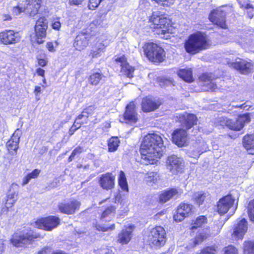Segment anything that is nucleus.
I'll use <instances>...</instances> for the list:
<instances>
[{
  "label": "nucleus",
  "mask_w": 254,
  "mask_h": 254,
  "mask_svg": "<svg viewBox=\"0 0 254 254\" xmlns=\"http://www.w3.org/2000/svg\"><path fill=\"white\" fill-rule=\"evenodd\" d=\"M178 76L188 82H191L193 81L192 71L191 69H181L178 72Z\"/></svg>",
  "instance_id": "nucleus-30"
},
{
  "label": "nucleus",
  "mask_w": 254,
  "mask_h": 254,
  "mask_svg": "<svg viewBox=\"0 0 254 254\" xmlns=\"http://www.w3.org/2000/svg\"><path fill=\"white\" fill-rule=\"evenodd\" d=\"M199 85L203 91H215L217 89L216 79L212 74H203L199 77Z\"/></svg>",
  "instance_id": "nucleus-11"
},
{
  "label": "nucleus",
  "mask_w": 254,
  "mask_h": 254,
  "mask_svg": "<svg viewBox=\"0 0 254 254\" xmlns=\"http://www.w3.org/2000/svg\"><path fill=\"white\" fill-rule=\"evenodd\" d=\"M80 203L76 200H67L59 203L58 208L63 213L70 215L79 209Z\"/></svg>",
  "instance_id": "nucleus-12"
},
{
  "label": "nucleus",
  "mask_w": 254,
  "mask_h": 254,
  "mask_svg": "<svg viewBox=\"0 0 254 254\" xmlns=\"http://www.w3.org/2000/svg\"><path fill=\"white\" fill-rule=\"evenodd\" d=\"M48 28V20L44 17H40L36 21L35 30L37 37V43L41 44L43 42L42 39L46 35Z\"/></svg>",
  "instance_id": "nucleus-14"
},
{
  "label": "nucleus",
  "mask_w": 254,
  "mask_h": 254,
  "mask_svg": "<svg viewBox=\"0 0 254 254\" xmlns=\"http://www.w3.org/2000/svg\"><path fill=\"white\" fill-rule=\"evenodd\" d=\"M106 13H102L99 14L96 18L92 22V23L90 24L91 28H93V26H95L96 27H102L103 25V22L106 19Z\"/></svg>",
  "instance_id": "nucleus-41"
},
{
  "label": "nucleus",
  "mask_w": 254,
  "mask_h": 254,
  "mask_svg": "<svg viewBox=\"0 0 254 254\" xmlns=\"http://www.w3.org/2000/svg\"><path fill=\"white\" fill-rule=\"evenodd\" d=\"M41 87L40 86H35L34 90V93L35 94V96L38 97V94H39L41 92Z\"/></svg>",
  "instance_id": "nucleus-61"
},
{
  "label": "nucleus",
  "mask_w": 254,
  "mask_h": 254,
  "mask_svg": "<svg viewBox=\"0 0 254 254\" xmlns=\"http://www.w3.org/2000/svg\"><path fill=\"white\" fill-rule=\"evenodd\" d=\"M235 198L232 194L223 197L217 203V211L219 214H224L228 212L234 203Z\"/></svg>",
  "instance_id": "nucleus-16"
},
{
  "label": "nucleus",
  "mask_w": 254,
  "mask_h": 254,
  "mask_svg": "<svg viewBox=\"0 0 254 254\" xmlns=\"http://www.w3.org/2000/svg\"><path fill=\"white\" fill-rule=\"evenodd\" d=\"M7 197L16 201L18 199V193L16 191H12L11 190H10L7 195Z\"/></svg>",
  "instance_id": "nucleus-54"
},
{
  "label": "nucleus",
  "mask_w": 254,
  "mask_h": 254,
  "mask_svg": "<svg viewBox=\"0 0 254 254\" xmlns=\"http://www.w3.org/2000/svg\"><path fill=\"white\" fill-rule=\"evenodd\" d=\"M209 18L214 24L222 28H226L225 12L221 8L212 11L209 15Z\"/></svg>",
  "instance_id": "nucleus-17"
},
{
  "label": "nucleus",
  "mask_w": 254,
  "mask_h": 254,
  "mask_svg": "<svg viewBox=\"0 0 254 254\" xmlns=\"http://www.w3.org/2000/svg\"><path fill=\"white\" fill-rule=\"evenodd\" d=\"M183 191L181 189L172 188L163 191L159 195V201L165 203L172 198L176 199L181 195Z\"/></svg>",
  "instance_id": "nucleus-21"
},
{
  "label": "nucleus",
  "mask_w": 254,
  "mask_h": 254,
  "mask_svg": "<svg viewBox=\"0 0 254 254\" xmlns=\"http://www.w3.org/2000/svg\"><path fill=\"white\" fill-rule=\"evenodd\" d=\"M55 45L56 46H57L58 43L57 41H55L54 43L49 42L47 43L46 47L50 52H54L55 51Z\"/></svg>",
  "instance_id": "nucleus-53"
},
{
  "label": "nucleus",
  "mask_w": 254,
  "mask_h": 254,
  "mask_svg": "<svg viewBox=\"0 0 254 254\" xmlns=\"http://www.w3.org/2000/svg\"><path fill=\"white\" fill-rule=\"evenodd\" d=\"M12 11L13 13L16 15L19 14L22 11H26L25 8L23 9V8L19 6L14 7Z\"/></svg>",
  "instance_id": "nucleus-56"
},
{
  "label": "nucleus",
  "mask_w": 254,
  "mask_h": 254,
  "mask_svg": "<svg viewBox=\"0 0 254 254\" xmlns=\"http://www.w3.org/2000/svg\"><path fill=\"white\" fill-rule=\"evenodd\" d=\"M20 40L19 33L13 30H5L0 33V41L3 44H13L19 42Z\"/></svg>",
  "instance_id": "nucleus-13"
},
{
  "label": "nucleus",
  "mask_w": 254,
  "mask_h": 254,
  "mask_svg": "<svg viewBox=\"0 0 254 254\" xmlns=\"http://www.w3.org/2000/svg\"><path fill=\"white\" fill-rule=\"evenodd\" d=\"M149 21L150 27L154 29V32L161 38H171L172 29L171 28L170 20L165 15L158 11L153 12L150 16Z\"/></svg>",
  "instance_id": "nucleus-2"
},
{
  "label": "nucleus",
  "mask_w": 254,
  "mask_h": 254,
  "mask_svg": "<svg viewBox=\"0 0 254 254\" xmlns=\"http://www.w3.org/2000/svg\"><path fill=\"white\" fill-rule=\"evenodd\" d=\"M209 236V234L206 233H199L194 239L193 241V245L194 247L197 245L201 244L204 240H205Z\"/></svg>",
  "instance_id": "nucleus-44"
},
{
  "label": "nucleus",
  "mask_w": 254,
  "mask_h": 254,
  "mask_svg": "<svg viewBox=\"0 0 254 254\" xmlns=\"http://www.w3.org/2000/svg\"><path fill=\"white\" fill-rule=\"evenodd\" d=\"M209 45L206 35L201 32H197L189 37L185 43V48L188 53L195 54L208 49Z\"/></svg>",
  "instance_id": "nucleus-3"
},
{
  "label": "nucleus",
  "mask_w": 254,
  "mask_h": 254,
  "mask_svg": "<svg viewBox=\"0 0 254 254\" xmlns=\"http://www.w3.org/2000/svg\"><path fill=\"white\" fill-rule=\"evenodd\" d=\"M118 183L123 190L128 191V188L125 173L123 171L120 172Z\"/></svg>",
  "instance_id": "nucleus-35"
},
{
  "label": "nucleus",
  "mask_w": 254,
  "mask_h": 254,
  "mask_svg": "<svg viewBox=\"0 0 254 254\" xmlns=\"http://www.w3.org/2000/svg\"><path fill=\"white\" fill-rule=\"evenodd\" d=\"M27 4L25 11L31 16H34L38 13L41 6V0H27Z\"/></svg>",
  "instance_id": "nucleus-26"
},
{
  "label": "nucleus",
  "mask_w": 254,
  "mask_h": 254,
  "mask_svg": "<svg viewBox=\"0 0 254 254\" xmlns=\"http://www.w3.org/2000/svg\"><path fill=\"white\" fill-rule=\"evenodd\" d=\"M207 223V218L205 216H199L198 217L194 222L192 223V226L191 229H196L198 227L202 226L203 225Z\"/></svg>",
  "instance_id": "nucleus-43"
},
{
  "label": "nucleus",
  "mask_w": 254,
  "mask_h": 254,
  "mask_svg": "<svg viewBox=\"0 0 254 254\" xmlns=\"http://www.w3.org/2000/svg\"><path fill=\"white\" fill-rule=\"evenodd\" d=\"M21 135V131L17 129L12 134L11 138L6 143V147L9 152V154L12 155H15L17 153V150L18 148V144Z\"/></svg>",
  "instance_id": "nucleus-18"
},
{
  "label": "nucleus",
  "mask_w": 254,
  "mask_h": 254,
  "mask_svg": "<svg viewBox=\"0 0 254 254\" xmlns=\"http://www.w3.org/2000/svg\"><path fill=\"white\" fill-rule=\"evenodd\" d=\"M248 230L247 221L243 218L237 221L233 225L231 236L236 240H242Z\"/></svg>",
  "instance_id": "nucleus-9"
},
{
  "label": "nucleus",
  "mask_w": 254,
  "mask_h": 254,
  "mask_svg": "<svg viewBox=\"0 0 254 254\" xmlns=\"http://www.w3.org/2000/svg\"><path fill=\"white\" fill-rule=\"evenodd\" d=\"M36 72L38 75L44 77L45 70L41 68L37 69Z\"/></svg>",
  "instance_id": "nucleus-63"
},
{
  "label": "nucleus",
  "mask_w": 254,
  "mask_h": 254,
  "mask_svg": "<svg viewBox=\"0 0 254 254\" xmlns=\"http://www.w3.org/2000/svg\"><path fill=\"white\" fill-rule=\"evenodd\" d=\"M61 26V24L59 20H55L52 24V27L55 30H59Z\"/></svg>",
  "instance_id": "nucleus-59"
},
{
  "label": "nucleus",
  "mask_w": 254,
  "mask_h": 254,
  "mask_svg": "<svg viewBox=\"0 0 254 254\" xmlns=\"http://www.w3.org/2000/svg\"><path fill=\"white\" fill-rule=\"evenodd\" d=\"M206 197V194L203 192H197L194 194L193 198L196 203L200 205L202 204Z\"/></svg>",
  "instance_id": "nucleus-47"
},
{
  "label": "nucleus",
  "mask_w": 254,
  "mask_h": 254,
  "mask_svg": "<svg viewBox=\"0 0 254 254\" xmlns=\"http://www.w3.org/2000/svg\"><path fill=\"white\" fill-rule=\"evenodd\" d=\"M90 35L86 33H80L75 38L73 46L76 50L81 51L88 45Z\"/></svg>",
  "instance_id": "nucleus-24"
},
{
  "label": "nucleus",
  "mask_w": 254,
  "mask_h": 254,
  "mask_svg": "<svg viewBox=\"0 0 254 254\" xmlns=\"http://www.w3.org/2000/svg\"><path fill=\"white\" fill-rule=\"evenodd\" d=\"M40 172L41 171L40 170L36 169L31 173L28 174L23 178L22 185L24 186L27 184L32 179L36 178L39 175Z\"/></svg>",
  "instance_id": "nucleus-42"
},
{
  "label": "nucleus",
  "mask_w": 254,
  "mask_h": 254,
  "mask_svg": "<svg viewBox=\"0 0 254 254\" xmlns=\"http://www.w3.org/2000/svg\"><path fill=\"white\" fill-rule=\"evenodd\" d=\"M84 0H69V3L71 5H77L81 3Z\"/></svg>",
  "instance_id": "nucleus-60"
},
{
  "label": "nucleus",
  "mask_w": 254,
  "mask_h": 254,
  "mask_svg": "<svg viewBox=\"0 0 254 254\" xmlns=\"http://www.w3.org/2000/svg\"><path fill=\"white\" fill-rule=\"evenodd\" d=\"M216 251L217 247L215 246L206 247L197 254H215Z\"/></svg>",
  "instance_id": "nucleus-48"
},
{
  "label": "nucleus",
  "mask_w": 254,
  "mask_h": 254,
  "mask_svg": "<svg viewBox=\"0 0 254 254\" xmlns=\"http://www.w3.org/2000/svg\"><path fill=\"white\" fill-rule=\"evenodd\" d=\"M94 110V106H90L88 107L83 111L80 115L78 116L77 121H79L80 120L83 119L82 121L84 122V123H87L88 116L89 115L92 114Z\"/></svg>",
  "instance_id": "nucleus-32"
},
{
  "label": "nucleus",
  "mask_w": 254,
  "mask_h": 254,
  "mask_svg": "<svg viewBox=\"0 0 254 254\" xmlns=\"http://www.w3.org/2000/svg\"><path fill=\"white\" fill-rule=\"evenodd\" d=\"M102 0H89V2L88 4V7L90 9H94L96 8Z\"/></svg>",
  "instance_id": "nucleus-52"
},
{
  "label": "nucleus",
  "mask_w": 254,
  "mask_h": 254,
  "mask_svg": "<svg viewBox=\"0 0 254 254\" xmlns=\"http://www.w3.org/2000/svg\"><path fill=\"white\" fill-rule=\"evenodd\" d=\"M133 230L132 226L123 230L118 235V242L122 245L127 244L130 240Z\"/></svg>",
  "instance_id": "nucleus-27"
},
{
  "label": "nucleus",
  "mask_w": 254,
  "mask_h": 254,
  "mask_svg": "<svg viewBox=\"0 0 254 254\" xmlns=\"http://www.w3.org/2000/svg\"><path fill=\"white\" fill-rule=\"evenodd\" d=\"M243 145L245 148L249 150L250 154H254V134L247 135L243 138Z\"/></svg>",
  "instance_id": "nucleus-29"
},
{
  "label": "nucleus",
  "mask_w": 254,
  "mask_h": 254,
  "mask_svg": "<svg viewBox=\"0 0 254 254\" xmlns=\"http://www.w3.org/2000/svg\"><path fill=\"white\" fill-rule=\"evenodd\" d=\"M250 115V113H247L240 115L236 121L222 117L220 118L219 121L222 126L225 125L232 130H240L243 128L245 124L249 123L251 121Z\"/></svg>",
  "instance_id": "nucleus-5"
},
{
  "label": "nucleus",
  "mask_w": 254,
  "mask_h": 254,
  "mask_svg": "<svg viewBox=\"0 0 254 254\" xmlns=\"http://www.w3.org/2000/svg\"><path fill=\"white\" fill-rule=\"evenodd\" d=\"M179 121L184 127L189 129L194 125H196L197 119L196 116L193 114L185 113L179 116Z\"/></svg>",
  "instance_id": "nucleus-22"
},
{
  "label": "nucleus",
  "mask_w": 254,
  "mask_h": 254,
  "mask_svg": "<svg viewBox=\"0 0 254 254\" xmlns=\"http://www.w3.org/2000/svg\"><path fill=\"white\" fill-rule=\"evenodd\" d=\"M83 150L84 149L82 147L78 146L73 150L71 153L75 156L76 155L81 153Z\"/></svg>",
  "instance_id": "nucleus-58"
},
{
  "label": "nucleus",
  "mask_w": 254,
  "mask_h": 254,
  "mask_svg": "<svg viewBox=\"0 0 254 254\" xmlns=\"http://www.w3.org/2000/svg\"><path fill=\"white\" fill-rule=\"evenodd\" d=\"M105 47L102 43H99L96 47L93 48L91 50L89 55L92 58H97L100 57L103 52Z\"/></svg>",
  "instance_id": "nucleus-38"
},
{
  "label": "nucleus",
  "mask_w": 254,
  "mask_h": 254,
  "mask_svg": "<svg viewBox=\"0 0 254 254\" xmlns=\"http://www.w3.org/2000/svg\"><path fill=\"white\" fill-rule=\"evenodd\" d=\"M248 213L250 220L254 222V199L250 201L248 204Z\"/></svg>",
  "instance_id": "nucleus-46"
},
{
  "label": "nucleus",
  "mask_w": 254,
  "mask_h": 254,
  "mask_svg": "<svg viewBox=\"0 0 254 254\" xmlns=\"http://www.w3.org/2000/svg\"><path fill=\"white\" fill-rule=\"evenodd\" d=\"M84 124L83 121L80 120L79 121H77V118L76 119L73 126L70 127L69 130V134L70 135H72L75 130L79 128L81 125Z\"/></svg>",
  "instance_id": "nucleus-49"
},
{
  "label": "nucleus",
  "mask_w": 254,
  "mask_h": 254,
  "mask_svg": "<svg viewBox=\"0 0 254 254\" xmlns=\"http://www.w3.org/2000/svg\"><path fill=\"white\" fill-rule=\"evenodd\" d=\"M192 205L188 203H181L178 207L177 213L174 215L176 221H181L185 218L188 217L191 213Z\"/></svg>",
  "instance_id": "nucleus-20"
},
{
  "label": "nucleus",
  "mask_w": 254,
  "mask_h": 254,
  "mask_svg": "<svg viewBox=\"0 0 254 254\" xmlns=\"http://www.w3.org/2000/svg\"><path fill=\"white\" fill-rule=\"evenodd\" d=\"M99 183L102 189L106 190H111L115 186V177L110 173L102 174L99 180Z\"/></svg>",
  "instance_id": "nucleus-23"
},
{
  "label": "nucleus",
  "mask_w": 254,
  "mask_h": 254,
  "mask_svg": "<svg viewBox=\"0 0 254 254\" xmlns=\"http://www.w3.org/2000/svg\"><path fill=\"white\" fill-rule=\"evenodd\" d=\"M227 64L230 67L244 74L251 72L253 69V65L250 62L240 58L236 59L234 62L229 61Z\"/></svg>",
  "instance_id": "nucleus-10"
},
{
  "label": "nucleus",
  "mask_w": 254,
  "mask_h": 254,
  "mask_svg": "<svg viewBox=\"0 0 254 254\" xmlns=\"http://www.w3.org/2000/svg\"><path fill=\"white\" fill-rule=\"evenodd\" d=\"M16 201H15L13 199H11V198H8L7 197L5 204V207L7 208L11 207Z\"/></svg>",
  "instance_id": "nucleus-57"
},
{
  "label": "nucleus",
  "mask_w": 254,
  "mask_h": 254,
  "mask_svg": "<svg viewBox=\"0 0 254 254\" xmlns=\"http://www.w3.org/2000/svg\"><path fill=\"white\" fill-rule=\"evenodd\" d=\"M148 237V242L151 246L160 247L164 246L166 241V232L161 226L152 228Z\"/></svg>",
  "instance_id": "nucleus-6"
},
{
  "label": "nucleus",
  "mask_w": 254,
  "mask_h": 254,
  "mask_svg": "<svg viewBox=\"0 0 254 254\" xmlns=\"http://www.w3.org/2000/svg\"><path fill=\"white\" fill-rule=\"evenodd\" d=\"M144 52L148 59L153 62H162L165 57L164 50L157 44L152 42L144 45Z\"/></svg>",
  "instance_id": "nucleus-4"
},
{
  "label": "nucleus",
  "mask_w": 254,
  "mask_h": 254,
  "mask_svg": "<svg viewBox=\"0 0 254 254\" xmlns=\"http://www.w3.org/2000/svg\"><path fill=\"white\" fill-rule=\"evenodd\" d=\"M94 226L97 230L103 232L112 231L115 229V224H112L109 227H106L105 225L96 223Z\"/></svg>",
  "instance_id": "nucleus-45"
},
{
  "label": "nucleus",
  "mask_w": 254,
  "mask_h": 254,
  "mask_svg": "<svg viewBox=\"0 0 254 254\" xmlns=\"http://www.w3.org/2000/svg\"><path fill=\"white\" fill-rule=\"evenodd\" d=\"M241 8L247 9L248 10V15L250 18L254 17L252 12L254 11V6L249 0H237Z\"/></svg>",
  "instance_id": "nucleus-31"
},
{
  "label": "nucleus",
  "mask_w": 254,
  "mask_h": 254,
  "mask_svg": "<svg viewBox=\"0 0 254 254\" xmlns=\"http://www.w3.org/2000/svg\"><path fill=\"white\" fill-rule=\"evenodd\" d=\"M47 62L44 59H40L38 60V64L39 65H40L41 66L43 67V66H46L47 64Z\"/></svg>",
  "instance_id": "nucleus-62"
},
{
  "label": "nucleus",
  "mask_w": 254,
  "mask_h": 254,
  "mask_svg": "<svg viewBox=\"0 0 254 254\" xmlns=\"http://www.w3.org/2000/svg\"><path fill=\"white\" fill-rule=\"evenodd\" d=\"M104 77L102 73L94 72L91 74L88 78L89 82L92 85H98L100 81Z\"/></svg>",
  "instance_id": "nucleus-37"
},
{
  "label": "nucleus",
  "mask_w": 254,
  "mask_h": 254,
  "mask_svg": "<svg viewBox=\"0 0 254 254\" xmlns=\"http://www.w3.org/2000/svg\"><path fill=\"white\" fill-rule=\"evenodd\" d=\"M2 16V19L4 20V21H5V20H10L11 19V17L10 15L9 14H4L3 15H1Z\"/></svg>",
  "instance_id": "nucleus-64"
},
{
  "label": "nucleus",
  "mask_w": 254,
  "mask_h": 254,
  "mask_svg": "<svg viewBox=\"0 0 254 254\" xmlns=\"http://www.w3.org/2000/svg\"><path fill=\"white\" fill-rule=\"evenodd\" d=\"M38 237V235L33 234L32 232L26 233L16 232L12 235L10 242L14 247H21L30 244L34 239Z\"/></svg>",
  "instance_id": "nucleus-7"
},
{
  "label": "nucleus",
  "mask_w": 254,
  "mask_h": 254,
  "mask_svg": "<svg viewBox=\"0 0 254 254\" xmlns=\"http://www.w3.org/2000/svg\"><path fill=\"white\" fill-rule=\"evenodd\" d=\"M141 105L142 110L145 112L153 111L157 109L159 106L149 97L143 98Z\"/></svg>",
  "instance_id": "nucleus-28"
},
{
  "label": "nucleus",
  "mask_w": 254,
  "mask_h": 254,
  "mask_svg": "<svg viewBox=\"0 0 254 254\" xmlns=\"http://www.w3.org/2000/svg\"><path fill=\"white\" fill-rule=\"evenodd\" d=\"M243 252L244 254H254V242L251 241L244 242Z\"/></svg>",
  "instance_id": "nucleus-40"
},
{
  "label": "nucleus",
  "mask_w": 254,
  "mask_h": 254,
  "mask_svg": "<svg viewBox=\"0 0 254 254\" xmlns=\"http://www.w3.org/2000/svg\"><path fill=\"white\" fill-rule=\"evenodd\" d=\"M233 40L235 42L238 43L239 44L241 45V46H243L245 44V40H246L245 38L241 35H235L233 38Z\"/></svg>",
  "instance_id": "nucleus-51"
},
{
  "label": "nucleus",
  "mask_w": 254,
  "mask_h": 254,
  "mask_svg": "<svg viewBox=\"0 0 254 254\" xmlns=\"http://www.w3.org/2000/svg\"><path fill=\"white\" fill-rule=\"evenodd\" d=\"M115 61L117 63H120V66H122L123 64H127V59L124 56H122L120 57H117L115 59Z\"/></svg>",
  "instance_id": "nucleus-55"
},
{
  "label": "nucleus",
  "mask_w": 254,
  "mask_h": 254,
  "mask_svg": "<svg viewBox=\"0 0 254 254\" xmlns=\"http://www.w3.org/2000/svg\"><path fill=\"white\" fill-rule=\"evenodd\" d=\"M159 179V175L154 172L147 173L145 177V180L149 186H152L156 183Z\"/></svg>",
  "instance_id": "nucleus-34"
},
{
  "label": "nucleus",
  "mask_w": 254,
  "mask_h": 254,
  "mask_svg": "<svg viewBox=\"0 0 254 254\" xmlns=\"http://www.w3.org/2000/svg\"><path fill=\"white\" fill-rule=\"evenodd\" d=\"M182 164V159L174 155L169 156L166 161L167 169L174 174L181 171L183 168Z\"/></svg>",
  "instance_id": "nucleus-15"
},
{
  "label": "nucleus",
  "mask_w": 254,
  "mask_h": 254,
  "mask_svg": "<svg viewBox=\"0 0 254 254\" xmlns=\"http://www.w3.org/2000/svg\"><path fill=\"white\" fill-rule=\"evenodd\" d=\"M60 219L54 216H50L40 219L35 222L34 226L46 231H51L60 224Z\"/></svg>",
  "instance_id": "nucleus-8"
},
{
  "label": "nucleus",
  "mask_w": 254,
  "mask_h": 254,
  "mask_svg": "<svg viewBox=\"0 0 254 254\" xmlns=\"http://www.w3.org/2000/svg\"><path fill=\"white\" fill-rule=\"evenodd\" d=\"M165 149L160 135L156 133L148 134L144 137L140 146L141 159L145 164H154L163 155Z\"/></svg>",
  "instance_id": "nucleus-1"
},
{
  "label": "nucleus",
  "mask_w": 254,
  "mask_h": 254,
  "mask_svg": "<svg viewBox=\"0 0 254 254\" xmlns=\"http://www.w3.org/2000/svg\"><path fill=\"white\" fill-rule=\"evenodd\" d=\"M116 208L111 206L107 208L102 213L101 216V220L102 221H109L112 216H114Z\"/></svg>",
  "instance_id": "nucleus-33"
},
{
  "label": "nucleus",
  "mask_w": 254,
  "mask_h": 254,
  "mask_svg": "<svg viewBox=\"0 0 254 254\" xmlns=\"http://www.w3.org/2000/svg\"><path fill=\"white\" fill-rule=\"evenodd\" d=\"M124 119L126 123L130 124H134L138 121L137 114L134 102H130L127 106Z\"/></svg>",
  "instance_id": "nucleus-19"
},
{
  "label": "nucleus",
  "mask_w": 254,
  "mask_h": 254,
  "mask_svg": "<svg viewBox=\"0 0 254 254\" xmlns=\"http://www.w3.org/2000/svg\"><path fill=\"white\" fill-rule=\"evenodd\" d=\"M173 141L179 146H184L188 140L187 133L186 130L178 129L172 134Z\"/></svg>",
  "instance_id": "nucleus-25"
},
{
  "label": "nucleus",
  "mask_w": 254,
  "mask_h": 254,
  "mask_svg": "<svg viewBox=\"0 0 254 254\" xmlns=\"http://www.w3.org/2000/svg\"><path fill=\"white\" fill-rule=\"evenodd\" d=\"M120 143V140L118 137H112L108 140V146L109 152H114L116 151Z\"/></svg>",
  "instance_id": "nucleus-36"
},
{
  "label": "nucleus",
  "mask_w": 254,
  "mask_h": 254,
  "mask_svg": "<svg viewBox=\"0 0 254 254\" xmlns=\"http://www.w3.org/2000/svg\"><path fill=\"white\" fill-rule=\"evenodd\" d=\"M224 254H238V250L233 246H229L225 248Z\"/></svg>",
  "instance_id": "nucleus-50"
},
{
  "label": "nucleus",
  "mask_w": 254,
  "mask_h": 254,
  "mask_svg": "<svg viewBox=\"0 0 254 254\" xmlns=\"http://www.w3.org/2000/svg\"><path fill=\"white\" fill-rule=\"evenodd\" d=\"M134 70V67L130 66L128 63L123 64V66H121V73L128 78L133 77Z\"/></svg>",
  "instance_id": "nucleus-39"
}]
</instances>
